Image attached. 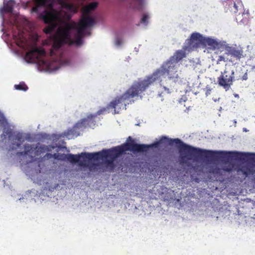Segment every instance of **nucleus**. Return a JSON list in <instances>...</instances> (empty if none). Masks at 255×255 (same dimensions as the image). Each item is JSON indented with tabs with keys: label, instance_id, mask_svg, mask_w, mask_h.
<instances>
[{
	"label": "nucleus",
	"instance_id": "1",
	"mask_svg": "<svg viewBox=\"0 0 255 255\" xmlns=\"http://www.w3.org/2000/svg\"><path fill=\"white\" fill-rule=\"evenodd\" d=\"M162 143L179 144L181 160L183 163L192 159L217 160L220 162L221 168L217 166H212L210 167L209 172L215 175H221L223 172L230 173V152L209 150L195 147L184 143L179 138L171 139L162 136L159 141L147 145L136 143L131 136H128L126 142L122 144V146L125 152L131 151L134 152H147L150 148L157 147Z\"/></svg>",
	"mask_w": 255,
	"mask_h": 255
},
{
	"label": "nucleus",
	"instance_id": "2",
	"mask_svg": "<svg viewBox=\"0 0 255 255\" xmlns=\"http://www.w3.org/2000/svg\"><path fill=\"white\" fill-rule=\"evenodd\" d=\"M97 5L96 2L90 3L84 7L82 16L79 22L67 23L63 28L59 29L54 37L53 49L57 50L65 44L81 45L83 43L84 30L95 23L94 19L89 14Z\"/></svg>",
	"mask_w": 255,
	"mask_h": 255
},
{
	"label": "nucleus",
	"instance_id": "3",
	"mask_svg": "<svg viewBox=\"0 0 255 255\" xmlns=\"http://www.w3.org/2000/svg\"><path fill=\"white\" fill-rule=\"evenodd\" d=\"M151 86L146 78L134 81L122 96L113 100L109 105L108 108L114 109V114H119L121 109H126V104L125 103L126 100L138 96L141 97V94Z\"/></svg>",
	"mask_w": 255,
	"mask_h": 255
},
{
	"label": "nucleus",
	"instance_id": "4",
	"mask_svg": "<svg viewBox=\"0 0 255 255\" xmlns=\"http://www.w3.org/2000/svg\"><path fill=\"white\" fill-rule=\"evenodd\" d=\"M186 53L184 51L177 50L174 55L164 62L160 68L157 69L152 74L146 77V79L152 85L157 80L165 78L168 76L169 79L177 78L176 65L177 63L185 57Z\"/></svg>",
	"mask_w": 255,
	"mask_h": 255
},
{
	"label": "nucleus",
	"instance_id": "5",
	"mask_svg": "<svg viewBox=\"0 0 255 255\" xmlns=\"http://www.w3.org/2000/svg\"><path fill=\"white\" fill-rule=\"evenodd\" d=\"M52 0H33L34 6L31 12L38 14V18L46 24H52L59 17V12L50 3Z\"/></svg>",
	"mask_w": 255,
	"mask_h": 255
},
{
	"label": "nucleus",
	"instance_id": "6",
	"mask_svg": "<svg viewBox=\"0 0 255 255\" xmlns=\"http://www.w3.org/2000/svg\"><path fill=\"white\" fill-rule=\"evenodd\" d=\"M24 151L18 152L16 154L19 156L29 155L31 157V160H34V158L36 156H38L46 152L51 151L52 149L55 148V146L52 145H46L42 144L38 146L35 144H27L24 145Z\"/></svg>",
	"mask_w": 255,
	"mask_h": 255
},
{
	"label": "nucleus",
	"instance_id": "7",
	"mask_svg": "<svg viewBox=\"0 0 255 255\" xmlns=\"http://www.w3.org/2000/svg\"><path fill=\"white\" fill-rule=\"evenodd\" d=\"M124 152L125 151L122 145H121L110 149L103 150L102 151L95 152L94 154H88L87 155L90 158H95V160L107 158L115 159Z\"/></svg>",
	"mask_w": 255,
	"mask_h": 255
},
{
	"label": "nucleus",
	"instance_id": "8",
	"mask_svg": "<svg viewBox=\"0 0 255 255\" xmlns=\"http://www.w3.org/2000/svg\"><path fill=\"white\" fill-rule=\"evenodd\" d=\"M235 80V72L234 67H226L224 71L218 78L217 83L226 91L229 90Z\"/></svg>",
	"mask_w": 255,
	"mask_h": 255
},
{
	"label": "nucleus",
	"instance_id": "9",
	"mask_svg": "<svg viewBox=\"0 0 255 255\" xmlns=\"http://www.w3.org/2000/svg\"><path fill=\"white\" fill-rule=\"evenodd\" d=\"M90 154H94V153L82 152L80 154H73L70 153L62 154V156H64L65 157L63 159L67 160L71 163H78L80 166L87 167L88 166L87 160H95V158H90L87 155Z\"/></svg>",
	"mask_w": 255,
	"mask_h": 255
},
{
	"label": "nucleus",
	"instance_id": "10",
	"mask_svg": "<svg viewBox=\"0 0 255 255\" xmlns=\"http://www.w3.org/2000/svg\"><path fill=\"white\" fill-rule=\"evenodd\" d=\"M204 37L199 33H193L190 37L186 40V45L184 49L188 51L193 50L203 46Z\"/></svg>",
	"mask_w": 255,
	"mask_h": 255
},
{
	"label": "nucleus",
	"instance_id": "11",
	"mask_svg": "<svg viewBox=\"0 0 255 255\" xmlns=\"http://www.w3.org/2000/svg\"><path fill=\"white\" fill-rule=\"evenodd\" d=\"M0 127L3 128L2 133L0 135V138L2 142H6V136L9 139L12 136L13 129L10 128L7 120L3 114L0 111Z\"/></svg>",
	"mask_w": 255,
	"mask_h": 255
},
{
	"label": "nucleus",
	"instance_id": "12",
	"mask_svg": "<svg viewBox=\"0 0 255 255\" xmlns=\"http://www.w3.org/2000/svg\"><path fill=\"white\" fill-rule=\"evenodd\" d=\"M45 55V50L40 48L35 47L27 52L25 55V59L29 62H35L40 56Z\"/></svg>",
	"mask_w": 255,
	"mask_h": 255
},
{
	"label": "nucleus",
	"instance_id": "13",
	"mask_svg": "<svg viewBox=\"0 0 255 255\" xmlns=\"http://www.w3.org/2000/svg\"><path fill=\"white\" fill-rule=\"evenodd\" d=\"M203 46L207 47V50H214L219 48V44L214 39L204 37Z\"/></svg>",
	"mask_w": 255,
	"mask_h": 255
},
{
	"label": "nucleus",
	"instance_id": "14",
	"mask_svg": "<svg viewBox=\"0 0 255 255\" xmlns=\"http://www.w3.org/2000/svg\"><path fill=\"white\" fill-rule=\"evenodd\" d=\"M8 139V140H13L16 141V142H12V149L18 148L20 146L21 143L24 141L23 136L21 133H18L15 134V132L13 131L12 136L9 139L7 136H6V139Z\"/></svg>",
	"mask_w": 255,
	"mask_h": 255
},
{
	"label": "nucleus",
	"instance_id": "15",
	"mask_svg": "<svg viewBox=\"0 0 255 255\" xmlns=\"http://www.w3.org/2000/svg\"><path fill=\"white\" fill-rule=\"evenodd\" d=\"M61 5L63 8L68 10L71 12H73L75 13L77 11L76 7L72 3L65 1H62L61 2Z\"/></svg>",
	"mask_w": 255,
	"mask_h": 255
},
{
	"label": "nucleus",
	"instance_id": "16",
	"mask_svg": "<svg viewBox=\"0 0 255 255\" xmlns=\"http://www.w3.org/2000/svg\"><path fill=\"white\" fill-rule=\"evenodd\" d=\"M240 161L244 160L246 161H249L252 159H255V153H245L240 152Z\"/></svg>",
	"mask_w": 255,
	"mask_h": 255
},
{
	"label": "nucleus",
	"instance_id": "17",
	"mask_svg": "<svg viewBox=\"0 0 255 255\" xmlns=\"http://www.w3.org/2000/svg\"><path fill=\"white\" fill-rule=\"evenodd\" d=\"M14 88L17 90H22L24 91H26L28 89L27 86L24 82H20L18 85H15Z\"/></svg>",
	"mask_w": 255,
	"mask_h": 255
},
{
	"label": "nucleus",
	"instance_id": "18",
	"mask_svg": "<svg viewBox=\"0 0 255 255\" xmlns=\"http://www.w3.org/2000/svg\"><path fill=\"white\" fill-rule=\"evenodd\" d=\"M171 93L170 90L169 89L167 88L166 87L163 86L162 88V91L160 93L159 92L158 95L159 97H164L166 94H169Z\"/></svg>",
	"mask_w": 255,
	"mask_h": 255
},
{
	"label": "nucleus",
	"instance_id": "19",
	"mask_svg": "<svg viewBox=\"0 0 255 255\" xmlns=\"http://www.w3.org/2000/svg\"><path fill=\"white\" fill-rule=\"evenodd\" d=\"M115 159H107L105 161V164H106L107 166L108 167H110L111 169H113L115 167V165L114 163V160Z\"/></svg>",
	"mask_w": 255,
	"mask_h": 255
},
{
	"label": "nucleus",
	"instance_id": "20",
	"mask_svg": "<svg viewBox=\"0 0 255 255\" xmlns=\"http://www.w3.org/2000/svg\"><path fill=\"white\" fill-rule=\"evenodd\" d=\"M74 130L72 129L68 130L67 132H64L61 136L62 137H66L69 139L71 138V135H74Z\"/></svg>",
	"mask_w": 255,
	"mask_h": 255
},
{
	"label": "nucleus",
	"instance_id": "21",
	"mask_svg": "<svg viewBox=\"0 0 255 255\" xmlns=\"http://www.w3.org/2000/svg\"><path fill=\"white\" fill-rule=\"evenodd\" d=\"M13 1L12 0L9 1V2L4 5V9L5 11L8 12H11L13 10L12 6L10 4V2Z\"/></svg>",
	"mask_w": 255,
	"mask_h": 255
},
{
	"label": "nucleus",
	"instance_id": "22",
	"mask_svg": "<svg viewBox=\"0 0 255 255\" xmlns=\"http://www.w3.org/2000/svg\"><path fill=\"white\" fill-rule=\"evenodd\" d=\"M54 29V26L52 25H48L44 28L43 31L46 34H50Z\"/></svg>",
	"mask_w": 255,
	"mask_h": 255
},
{
	"label": "nucleus",
	"instance_id": "23",
	"mask_svg": "<svg viewBox=\"0 0 255 255\" xmlns=\"http://www.w3.org/2000/svg\"><path fill=\"white\" fill-rule=\"evenodd\" d=\"M149 18V15L147 14H144L142 18L141 19V22L145 25L147 24V19Z\"/></svg>",
	"mask_w": 255,
	"mask_h": 255
},
{
	"label": "nucleus",
	"instance_id": "24",
	"mask_svg": "<svg viewBox=\"0 0 255 255\" xmlns=\"http://www.w3.org/2000/svg\"><path fill=\"white\" fill-rule=\"evenodd\" d=\"M242 171V172L244 173V174L246 175V176H248V175H251V174H254V172L253 171V169H252V167L251 168H250L249 169H247V171H245L244 170H241L240 169V171Z\"/></svg>",
	"mask_w": 255,
	"mask_h": 255
},
{
	"label": "nucleus",
	"instance_id": "25",
	"mask_svg": "<svg viewBox=\"0 0 255 255\" xmlns=\"http://www.w3.org/2000/svg\"><path fill=\"white\" fill-rule=\"evenodd\" d=\"M22 32L21 31H19V35L18 36V37H17V36H16L14 34H13V36L15 38H17L18 40H19L20 41H22Z\"/></svg>",
	"mask_w": 255,
	"mask_h": 255
},
{
	"label": "nucleus",
	"instance_id": "26",
	"mask_svg": "<svg viewBox=\"0 0 255 255\" xmlns=\"http://www.w3.org/2000/svg\"><path fill=\"white\" fill-rule=\"evenodd\" d=\"M45 159H48L52 158V154L47 153L43 157Z\"/></svg>",
	"mask_w": 255,
	"mask_h": 255
},
{
	"label": "nucleus",
	"instance_id": "27",
	"mask_svg": "<svg viewBox=\"0 0 255 255\" xmlns=\"http://www.w3.org/2000/svg\"><path fill=\"white\" fill-rule=\"evenodd\" d=\"M222 61H225L224 57L223 56H219L217 60V63H219L220 62Z\"/></svg>",
	"mask_w": 255,
	"mask_h": 255
},
{
	"label": "nucleus",
	"instance_id": "28",
	"mask_svg": "<svg viewBox=\"0 0 255 255\" xmlns=\"http://www.w3.org/2000/svg\"><path fill=\"white\" fill-rule=\"evenodd\" d=\"M106 111V109L104 108L103 109H101L100 110H99L97 112V115H100L101 114H102L105 111Z\"/></svg>",
	"mask_w": 255,
	"mask_h": 255
},
{
	"label": "nucleus",
	"instance_id": "29",
	"mask_svg": "<svg viewBox=\"0 0 255 255\" xmlns=\"http://www.w3.org/2000/svg\"><path fill=\"white\" fill-rule=\"evenodd\" d=\"M59 154L57 153H54L52 154V158H54V159H60L59 157Z\"/></svg>",
	"mask_w": 255,
	"mask_h": 255
},
{
	"label": "nucleus",
	"instance_id": "30",
	"mask_svg": "<svg viewBox=\"0 0 255 255\" xmlns=\"http://www.w3.org/2000/svg\"><path fill=\"white\" fill-rule=\"evenodd\" d=\"M234 7L235 8L234 12H237L238 11V6H237V5L235 3H234Z\"/></svg>",
	"mask_w": 255,
	"mask_h": 255
},
{
	"label": "nucleus",
	"instance_id": "31",
	"mask_svg": "<svg viewBox=\"0 0 255 255\" xmlns=\"http://www.w3.org/2000/svg\"><path fill=\"white\" fill-rule=\"evenodd\" d=\"M243 80H246L248 79V76L247 73H246L242 77Z\"/></svg>",
	"mask_w": 255,
	"mask_h": 255
},
{
	"label": "nucleus",
	"instance_id": "32",
	"mask_svg": "<svg viewBox=\"0 0 255 255\" xmlns=\"http://www.w3.org/2000/svg\"><path fill=\"white\" fill-rule=\"evenodd\" d=\"M121 40L119 39H117L116 41V44L117 45H120L121 44Z\"/></svg>",
	"mask_w": 255,
	"mask_h": 255
},
{
	"label": "nucleus",
	"instance_id": "33",
	"mask_svg": "<svg viewBox=\"0 0 255 255\" xmlns=\"http://www.w3.org/2000/svg\"><path fill=\"white\" fill-rule=\"evenodd\" d=\"M243 131H246H246H248V130H247L246 128H243Z\"/></svg>",
	"mask_w": 255,
	"mask_h": 255
},
{
	"label": "nucleus",
	"instance_id": "34",
	"mask_svg": "<svg viewBox=\"0 0 255 255\" xmlns=\"http://www.w3.org/2000/svg\"><path fill=\"white\" fill-rule=\"evenodd\" d=\"M95 116H96L91 115V118L95 117Z\"/></svg>",
	"mask_w": 255,
	"mask_h": 255
},
{
	"label": "nucleus",
	"instance_id": "35",
	"mask_svg": "<svg viewBox=\"0 0 255 255\" xmlns=\"http://www.w3.org/2000/svg\"><path fill=\"white\" fill-rule=\"evenodd\" d=\"M51 55L53 54V51L52 50L51 51Z\"/></svg>",
	"mask_w": 255,
	"mask_h": 255
},
{
	"label": "nucleus",
	"instance_id": "36",
	"mask_svg": "<svg viewBox=\"0 0 255 255\" xmlns=\"http://www.w3.org/2000/svg\"><path fill=\"white\" fill-rule=\"evenodd\" d=\"M86 121V119H83V122H85Z\"/></svg>",
	"mask_w": 255,
	"mask_h": 255
},
{
	"label": "nucleus",
	"instance_id": "37",
	"mask_svg": "<svg viewBox=\"0 0 255 255\" xmlns=\"http://www.w3.org/2000/svg\"><path fill=\"white\" fill-rule=\"evenodd\" d=\"M247 14H248L249 13V11L248 10L247 11V12H246Z\"/></svg>",
	"mask_w": 255,
	"mask_h": 255
},
{
	"label": "nucleus",
	"instance_id": "38",
	"mask_svg": "<svg viewBox=\"0 0 255 255\" xmlns=\"http://www.w3.org/2000/svg\"><path fill=\"white\" fill-rule=\"evenodd\" d=\"M90 170H91V167H90Z\"/></svg>",
	"mask_w": 255,
	"mask_h": 255
}]
</instances>
